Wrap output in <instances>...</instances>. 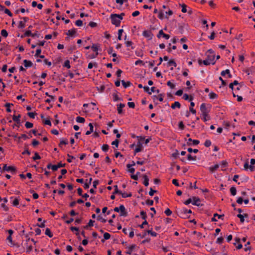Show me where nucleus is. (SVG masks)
<instances>
[{"instance_id": "obj_40", "label": "nucleus", "mask_w": 255, "mask_h": 255, "mask_svg": "<svg viewBox=\"0 0 255 255\" xmlns=\"http://www.w3.org/2000/svg\"><path fill=\"white\" fill-rule=\"evenodd\" d=\"M99 46L98 44H94L91 46V49L96 53L98 52Z\"/></svg>"}, {"instance_id": "obj_32", "label": "nucleus", "mask_w": 255, "mask_h": 255, "mask_svg": "<svg viewBox=\"0 0 255 255\" xmlns=\"http://www.w3.org/2000/svg\"><path fill=\"white\" fill-rule=\"evenodd\" d=\"M231 194L232 196H235L237 194V189L235 187L233 186L230 189Z\"/></svg>"}, {"instance_id": "obj_46", "label": "nucleus", "mask_w": 255, "mask_h": 255, "mask_svg": "<svg viewBox=\"0 0 255 255\" xmlns=\"http://www.w3.org/2000/svg\"><path fill=\"white\" fill-rule=\"evenodd\" d=\"M120 194H121L122 197L124 198L131 197L132 195L131 193L127 194L126 193H122V192L121 193H120Z\"/></svg>"}, {"instance_id": "obj_50", "label": "nucleus", "mask_w": 255, "mask_h": 255, "mask_svg": "<svg viewBox=\"0 0 255 255\" xmlns=\"http://www.w3.org/2000/svg\"><path fill=\"white\" fill-rule=\"evenodd\" d=\"M63 66L68 69H69L70 68V61L68 60H66L64 62Z\"/></svg>"}, {"instance_id": "obj_37", "label": "nucleus", "mask_w": 255, "mask_h": 255, "mask_svg": "<svg viewBox=\"0 0 255 255\" xmlns=\"http://www.w3.org/2000/svg\"><path fill=\"white\" fill-rule=\"evenodd\" d=\"M11 106H13L12 104L7 103L5 104L4 106L6 108V112L8 113L11 112V110L10 107Z\"/></svg>"}, {"instance_id": "obj_54", "label": "nucleus", "mask_w": 255, "mask_h": 255, "mask_svg": "<svg viewBox=\"0 0 255 255\" xmlns=\"http://www.w3.org/2000/svg\"><path fill=\"white\" fill-rule=\"evenodd\" d=\"M227 165H228L227 162L226 161H224V160L222 161L220 164V165L222 168L226 167Z\"/></svg>"}, {"instance_id": "obj_21", "label": "nucleus", "mask_w": 255, "mask_h": 255, "mask_svg": "<svg viewBox=\"0 0 255 255\" xmlns=\"http://www.w3.org/2000/svg\"><path fill=\"white\" fill-rule=\"evenodd\" d=\"M121 82L123 86L125 88H127L131 85V83L129 81L125 82L124 80H122Z\"/></svg>"}, {"instance_id": "obj_57", "label": "nucleus", "mask_w": 255, "mask_h": 255, "mask_svg": "<svg viewBox=\"0 0 255 255\" xmlns=\"http://www.w3.org/2000/svg\"><path fill=\"white\" fill-rule=\"evenodd\" d=\"M105 89V86L104 85H101L100 87H97L98 90L101 93L103 92L104 91Z\"/></svg>"}, {"instance_id": "obj_52", "label": "nucleus", "mask_w": 255, "mask_h": 255, "mask_svg": "<svg viewBox=\"0 0 255 255\" xmlns=\"http://www.w3.org/2000/svg\"><path fill=\"white\" fill-rule=\"evenodd\" d=\"M125 44L127 47H131V49H134V47L132 46V42L131 41H126Z\"/></svg>"}, {"instance_id": "obj_6", "label": "nucleus", "mask_w": 255, "mask_h": 255, "mask_svg": "<svg viewBox=\"0 0 255 255\" xmlns=\"http://www.w3.org/2000/svg\"><path fill=\"white\" fill-rule=\"evenodd\" d=\"M22 19L23 20L20 21L19 22V24H18V26L19 28H23L24 27H25V22H27L29 20V18L27 17H23L22 18Z\"/></svg>"}, {"instance_id": "obj_63", "label": "nucleus", "mask_w": 255, "mask_h": 255, "mask_svg": "<svg viewBox=\"0 0 255 255\" xmlns=\"http://www.w3.org/2000/svg\"><path fill=\"white\" fill-rule=\"evenodd\" d=\"M97 220H99V221H101L103 223H106V220L104 219L101 215H99L97 217Z\"/></svg>"}, {"instance_id": "obj_25", "label": "nucleus", "mask_w": 255, "mask_h": 255, "mask_svg": "<svg viewBox=\"0 0 255 255\" xmlns=\"http://www.w3.org/2000/svg\"><path fill=\"white\" fill-rule=\"evenodd\" d=\"M219 167V165L218 164H215L213 166L210 167L209 168V169L210 172H214L215 171H216L218 168Z\"/></svg>"}, {"instance_id": "obj_19", "label": "nucleus", "mask_w": 255, "mask_h": 255, "mask_svg": "<svg viewBox=\"0 0 255 255\" xmlns=\"http://www.w3.org/2000/svg\"><path fill=\"white\" fill-rule=\"evenodd\" d=\"M195 106V104L193 102H190V107L189 108L190 112H191L193 114H195L196 113V111L195 110L193 109V107Z\"/></svg>"}, {"instance_id": "obj_13", "label": "nucleus", "mask_w": 255, "mask_h": 255, "mask_svg": "<svg viewBox=\"0 0 255 255\" xmlns=\"http://www.w3.org/2000/svg\"><path fill=\"white\" fill-rule=\"evenodd\" d=\"M76 32V29L75 28H73V29H70L67 32H66V35H67L68 36H74V35L75 34Z\"/></svg>"}, {"instance_id": "obj_1", "label": "nucleus", "mask_w": 255, "mask_h": 255, "mask_svg": "<svg viewBox=\"0 0 255 255\" xmlns=\"http://www.w3.org/2000/svg\"><path fill=\"white\" fill-rule=\"evenodd\" d=\"M207 58L206 59L203 61V63L205 65H209L210 64H214L215 63V54L207 55Z\"/></svg>"}, {"instance_id": "obj_56", "label": "nucleus", "mask_w": 255, "mask_h": 255, "mask_svg": "<svg viewBox=\"0 0 255 255\" xmlns=\"http://www.w3.org/2000/svg\"><path fill=\"white\" fill-rule=\"evenodd\" d=\"M211 145V141L210 140L207 139L204 142V145L206 147H209Z\"/></svg>"}, {"instance_id": "obj_15", "label": "nucleus", "mask_w": 255, "mask_h": 255, "mask_svg": "<svg viewBox=\"0 0 255 255\" xmlns=\"http://www.w3.org/2000/svg\"><path fill=\"white\" fill-rule=\"evenodd\" d=\"M244 168L245 170H247L248 169H250L251 171L254 170V166L252 165H249L248 162H246L244 164Z\"/></svg>"}, {"instance_id": "obj_9", "label": "nucleus", "mask_w": 255, "mask_h": 255, "mask_svg": "<svg viewBox=\"0 0 255 255\" xmlns=\"http://www.w3.org/2000/svg\"><path fill=\"white\" fill-rule=\"evenodd\" d=\"M142 35L144 37L148 38L149 39H151L152 38V36H153V34L150 31L145 30V31H143Z\"/></svg>"}, {"instance_id": "obj_64", "label": "nucleus", "mask_w": 255, "mask_h": 255, "mask_svg": "<svg viewBox=\"0 0 255 255\" xmlns=\"http://www.w3.org/2000/svg\"><path fill=\"white\" fill-rule=\"evenodd\" d=\"M164 212L165 214L168 216H170L172 214V211L169 208L166 209Z\"/></svg>"}, {"instance_id": "obj_42", "label": "nucleus", "mask_w": 255, "mask_h": 255, "mask_svg": "<svg viewBox=\"0 0 255 255\" xmlns=\"http://www.w3.org/2000/svg\"><path fill=\"white\" fill-rule=\"evenodd\" d=\"M187 159L189 161L193 160L195 161L196 160V156H192L191 154H189L187 155Z\"/></svg>"}, {"instance_id": "obj_33", "label": "nucleus", "mask_w": 255, "mask_h": 255, "mask_svg": "<svg viewBox=\"0 0 255 255\" xmlns=\"http://www.w3.org/2000/svg\"><path fill=\"white\" fill-rule=\"evenodd\" d=\"M167 66H173L174 67H176V66H177V64L176 63V62L173 60H170L168 63H167Z\"/></svg>"}, {"instance_id": "obj_62", "label": "nucleus", "mask_w": 255, "mask_h": 255, "mask_svg": "<svg viewBox=\"0 0 255 255\" xmlns=\"http://www.w3.org/2000/svg\"><path fill=\"white\" fill-rule=\"evenodd\" d=\"M75 24L77 26H81L83 24V21L81 20H77L75 22Z\"/></svg>"}, {"instance_id": "obj_12", "label": "nucleus", "mask_w": 255, "mask_h": 255, "mask_svg": "<svg viewBox=\"0 0 255 255\" xmlns=\"http://www.w3.org/2000/svg\"><path fill=\"white\" fill-rule=\"evenodd\" d=\"M117 110L119 114H122L123 113L122 109L125 107V105L124 104H120L117 105Z\"/></svg>"}, {"instance_id": "obj_47", "label": "nucleus", "mask_w": 255, "mask_h": 255, "mask_svg": "<svg viewBox=\"0 0 255 255\" xmlns=\"http://www.w3.org/2000/svg\"><path fill=\"white\" fill-rule=\"evenodd\" d=\"M25 126L27 128H30L33 127V125L31 123L27 122L25 124Z\"/></svg>"}, {"instance_id": "obj_49", "label": "nucleus", "mask_w": 255, "mask_h": 255, "mask_svg": "<svg viewBox=\"0 0 255 255\" xmlns=\"http://www.w3.org/2000/svg\"><path fill=\"white\" fill-rule=\"evenodd\" d=\"M109 145L108 144H103L102 147V149L104 152H107L109 149Z\"/></svg>"}, {"instance_id": "obj_18", "label": "nucleus", "mask_w": 255, "mask_h": 255, "mask_svg": "<svg viewBox=\"0 0 255 255\" xmlns=\"http://www.w3.org/2000/svg\"><path fill=\"white\" fill-rule=\"evenodd\" d=\"M20 118V115H18L17 116L14 115L12 117V120L14 122L16 123L17 124H20V121L19 119Z\"/></svg>"}, {"instance_id": "obj_55", "label": "nucleus", "mask_w": 255, "mask_h": 255, "mask_svg": "<svg viewBox=\"0 0 255 255\" xmlns=\"http://www.w3.org/2000/svg\"><path fill=\"white\" fill-rule=\"evenodd\" d=\"M33 159L34 160H36L37 159H39L41 158L40 156H39V155L38 154V153L37 152H35L34 153V156L33 157Z\"/></svg>"}, {"instance_id": "obj_24", "label": "nucleus", "mask_w": 255, "mask_h": 255, "mask_svg": "<svg viewBox=\"0 0 255 255\" xmlns=\"http://www.w3.org/2000/svg\"><path fill=\"white\" fill-rule=\"evenodd\" d=\"M181 107V105L179 102H175L173 104H172L171 107L172 109H174L176 108H180Z\"/></svg>"}, {"instance_id": "obj_60", "label": "nucleus", "mask_w": 255, "mask_h": 255, "mask_svg": "<svg viewBox=\"0 0 255 255\" xmlns=\"http://www.w3.org/2000/svg\"><path fill=\"white\" fill-rule=\"evenodd\" d=\"M172 156L175 158H179V153L178 150H176L172 154Z\"/></svg>"}, {"instance_id": "obj_23", "label": "nucleus", "mask_w": 255, "mask_h": 255, "mask_svg": "<svg viewBox=\"0 0 255 255\" xmlns=\"http://www.w3.org/2000/svg\"><path fill=\"white\" fill-rule=\"evenodd\" d=\"M183 98L185 100H189L190 102L192 101L193 100V99H194L193 96H190L189 97V95L187 94H184L183 95Z\"/></svg>"}, {"instance_id": "obj_53", "label": "nucleus", "mask_w": 255, "mask_h": 255, "mask_svg": "<svg viewBox=\"0 0 255 255\" xmlns=\"http://www.w3.org/2000/svg\"><path fill=\"white\" fill-rule=\"evenodd\" d=\"M245 73H247L248 75H249L250 74H252L254 72V71H253V69H252V68H249V69H246L245 71Z\"/></svg>"}, {"instance_id": "obj_17", "label": "nucleus", "mask_w": 255, "mask_h": 255, "mask_svg": "<svg viewBox=\"0 0 255 255\" xmlns=\"http://www.w3.org/2000/svg\"><path fill=\"white\" fill-rule=\"evenodd\" d=\"M23 64H24V66L26 68L30 67L33 65L32 63L30 61H29V60H27L26 59L23 60Z\"/></svg>"}, {"instance_id": "obj_27", "label": "nucleus", "mask_w": 255, "mask_h": 255, "mask_svg": "<svg viewBox=\"0 0 255 255\" xmlns=\"http://www.w3.org/2000/svg\"><path fill=\"white\" fill-rule=\"evenodd\" d=\"M31 35H32V33H31V31L27 30L25 32V33L23 34H22L20 36V37L23 38L26 36H30Z\"/></svg>"}, {"instance_id": "obj_2", "label": "nucleus", "mask_w": 255, "mask_h": 255, "mask_svg": "<svg viewBox=\"0 0 255 255\" xmlns=\"http://www.w3.org/2000/svg\"><path fill=\"white\" fill-rule=\"evenodd\" d=\"M118 14H112L111 15V22L113 24L118 27L120 25L121 20L118 18Z\"/></svg>"}, {"instance_id": "obj_11", "label": "nucleus", "mask_w": 255, "mask_h": 255, "mask_svg": "<svg viewBox=\"0 0 255 255\" xmlns=\"http://www.w3.org/2000/svg\"><path fill=\"white\" fill-rule=\"evenodd\" d=\"M142 149L143 146L142 143L140 141H138L137 144V147L134 150V154L141 151L142 150Z\"/></svg>"}, {"instance_id": "obj_34", "label": "nucleus", "mask_w": 255, "mask_h": 255, "mask_svg": "<svg viewBox=\"0 0 255 255\" xmlns=\"http://www.w3.org/2000/svg\"><path fill=\"white\" fill-rule=\"evenodd\" d=\"M209 98L211 99H215L218 97L217 94L214 92H211L209 94Z\"/></svg>"}, {"instance_id": "obj_39", "label": "nucleus", "mask_w": 255, "mask_h": 255, "mask_svg": "<svg viewBox=\"0 0 255 255\" xmlns=\"http://www.w3.org/2000/svg\"><path fill=\"white\" fill-rule=\"evenodd\" d=\"M140 214L141 216V218L144 220H146V219L147 218V215H146V212L142 210V211H140Z\"/></svg>"}, {"instance_id": "obj_38", "label": "nucleus", "mask_w": 255, "mask_h": 255, "mask_svg": "<svg viewBox=\"0 0 255 255\" xmlns=\"http://www.w3.org/2000/svg\"><path fill=\"white\" fill-rule=\"evenodd\" d=\"M85 119L83 117H77L76 119V121L79 123H83L85 122Z\"/></svg>"}, {"instance_id": "obj_26", "label": "nucleus", "mask_w": 255, "mask_h": 255, "mask_svg": "<svg viewBox=\"0 0 255 255\" xmlns=\"http://www.w3.org/2000/svg\"><path fill=\"white\" fill-rule=\"evenodd\" d=\"M68 140L66 139L61 138L60 143L59 144V147H61L62 145H63V144L66 145L68 144Z\"/></svg>"}, {"instance_id": "obj_5", "label": "nucleus", "mask_w": 255, "mask_h": 255, "mask_svg": "<svg viewBox=\"0 0 255 255\" xmlns=\"http://www.w3.org/2000/svg\"><path fill=\"white\" fill-rule=\"evenodd\" d=\"M192 211L191 210H188L185 208L181 209L180 212V216L182 218H186L187 217V214H191Z\"/></svg>"}, {"instance_id": "obj_14", "label": "nucleus", "mask_w": 255, "mask_h": 255, "mask_svg": "<svg viewBox=\"0 0 255 255\" xmlns=\"http://www.w3.org/2000/svg\"><path fill=\"white\" fill-rule=\"evenodd\" d=\"M143 179L144 180L143 182V184L145 186H147L149 184V179L148 176L146 174H144L142 175Z\"/></svg>"}, {"instance_id": "obj_58", "label": "nucleus", "mask_w": 255, "mask_h": 255, "mask_svg": "<svg viewBox=\"0 0 255 255\" xmlns=\"http://www.w3.org/2000/svg\"><path fill=\"white\" fill-rule=\"evenodd\" d=\"M187 151H188L189 152H190V153H191V152H193L194 153H197V152H198V151H199V150H198V149H192V148H188L187 149Z\"/></svg>"}, {"instance_id": "obj_44", "label": "nucleus", "mask_w": 255, "mask_h": 255, "mask_svg": "<svg viewBox=\"0 0 255 255\" xmlns=\"http://www.w3.org/2000/svg\"><path fill=\"white\" fill-rule=\"evenodd\" d=\"M124 30L123 29H120L118 31V39L119 40H122V33L123 32Z\"/></svg>"}, {"instance_id": "obj_7", "label": "nucleus", "mask_w": 255, "mask_h": 255, "mask_svg": "<svg viewBox=\"0 0 255 255\" xmlns=\"http://www.w3.org/2000/svg\"><path fill=\"white\" fill-rule=\"evenodd\" d=\"M161 36L164 38L166 39H168L170 38V35L167 34H165L163 32V30L161 29L159 30L158 34L157 35V37L158 38H160Z\"/></svg>"}, {"instance_id": "obj_31", "label": "nucleus", "mask_w": 255, "mask_h": 255, "mask_svg": "<svg viewBox=\"0 0 255 255\" xmlns=\"http://www.w3.org/2000/svg\"><path fill=\"white\" fill-rule=\"evenodd\" d=\"M47 168L48 169H51L53 171L57 170L56 165H52L51 163H49L47 165Z\"/></svg>"}, {"instance_id": "obj_43", "label": "nucleus", "mask_w": 255, "mask_h": 255, "mask_svg": "<svg viewBox=\"0 0 255 255\" xmlns=\"http://www.w3.org/2000/svg\"><path fill=\"white\" fill-rule=\"evenodd\" d=\"M151 235L153 237H156L157 234L154 232H152L151 230H148L146 231V233Z\"/></svg>"}, {"instance_id": "obj_51", "label": "nucleus", "mask_w": 255, "mask_h": 255, "mask_svg": "<svg viewBox=\"0 0 255 255\" xmlns=\"http://www.w3.org/2000/svg\"><path fill=\"white\" fill-rule=\"evenodd\" d=\"M114 188H115V191L114 192H113V194H120L121 193V191H120L119 189H118V186L117 185H115L114 186Z\"/></svg>"}, {"instance_id": "obj_30", "label": "nucleus", "mask_w": 255, "mask_h": 255, "mask_svg": "<svg viewBox=\"0 0 255 255\" xmlns=\"http://www.w3.org/2000/svg\"><path fill=\"white\" fill-rule=\"evenodd\" d=\"M45 234L48 236L49 238H52L53 237V234L51 233L50 230L49 228L46 229Z\"/></svg>"}, {"instance_id": "obj_35", "label": "nucleus", "mask_w": 255, "mask_h": 255, "mask_svg": "<svg viewBox=\"0 0 255 255\" xmlns=\"http://www.w3.org/2000/svg\"><path fill=\"white\" fill-rule=\"evenodd\" d=\"M19 199L18 198H15L13 201L12 204L13 206L17 207L19 205Z\"/></svg>"}, {"instance_id": "obj_8", "label": "nucleus", "mask_w": 255, "mask_h": 255, "mask_svg": "<svg viewBox=\"0 0 255 255\" xmlns=\"http://www.w3.org/2000/svg\"><path fill=\"white\" fill-rule=\"evenodd\" d=\"M192 204L193 205H195L197 206H200L202 205L200 204V200L198 197H193L192 198Z\"/></svg>"}, {"instance_id": "obj_22", "label": "nucleus", "mask_w": 255, "mask_h": 255, "mask_svg": "<svg viewBox=\"0 0 255 255\" xmlns=\"http://www.w3.org/2000/svg\"><path fill=\"white\" fill-rule=\"evenodd\" d=\"M136 247V245L134 244L132 245L130 247H128V250L127 252V254L128 255H131L132 251Z\"/></svg>"}, {"instance_id": "obj_59", "label": "nucleus", "mask_w": 255, "mask_h": 255, "mask_svg": "<svg viewBox=\"0 0 255 255\" xmlns=\"http://www.w3.org/2000/svg\"><path fill=\"white\" fill-rule=\"evenodd\" d=\"M167 85L170 87L171 89H174L175 87V84L172 83L170 81H168L167 83Z\"/></svg>"}, {"instance_id": "obj_41", "label": "nucleus", "mask_w": 255, "mask_h": 255, "mask_svg": "<svg viewBox=\"0 0 255 255\" xmlns=\"http://www.w3.org/2000/svg\"><path fill=\"white\" fill-rule=\"evenodd\" d=\"M180 5L182 7L181 11L183 13H185L187 11V10L186 9L187 5L185 4H180Z\"/></svg>"}, {"instance_id": "obj_29", "label": "nucleus", "mask_w": 255, "mask_h": 255, "mask_svg": "<svg viewBox=\"0 0 255 255\" xmlns=\"http://www.w3.org/2000/svg\"><path fill=\"white\" fill-rule=\"evenodd\" d=\"M111 237V235L110 234H109L108 233H105L104 234V239H102V242H105V240H108Z\"/></svg>"}, {"instance_id": "obj_16", "label": "nucleus", "mask_w": 255, "mask_h": 255, "mask_svg": "<svg viewBox=\"0 0 255 255\" xmlns=\"http://www.w3.org/2000/svg\"><path fill=\"white\" fill-rule=\"evenodd\" d=\"M216 217H218V219H221L222 220H223L224 215H221L218 214L217 213L214 214V217L212 218V221H213V222L217 221V220L216 219Z\"/></svg>"}, {"instance_id": "obj_45", "label": "nucleus", "mask_w": 255, "mask_h": 255, "mask_svg": "<svg viewBox=\"0 0 255 255\" xmlns=\"http://www.w3.org/2000/svg\"><path fill=\"white\" fill-rule=\"evenodd\" d=\"M143 89H144V91L145 92H146L149 95L151 94V92H150V89H149V88L148 86H144Z\"/></svg>"}, {"instance_id": "obj_36", "label": "nucleus", "mask_w": 255, "mask_h": 255, "mask_svg": "<svg viewBox=\"0 0 255 255\" xmlns=\"http://www.w3.org/2000/svg\"><path fill=\"white\" fill-rule=\"evenodd\" d=\"M113 100L115 102H117L118 101H120V100H122V99L120 98L118 95L116 93H114L113 94Z\"/></svg>"}, {"instance_id": "obj_61", "label": "nucleus", "mask_w": 255, "mask_h": 255, "mask_svg": "<svg viewBox=\"0 0 255 255\" xmlns=\"http://www.w3.org/2000/svg\"><path fill=\"white\" fill-rule=\"evenodd\" d=\"M230 70L226 69V70L222 71L221 73V75L222 76H225L226 74H229Z\"/></svg>"}, {"instance_id": "obj_4", "label": "nucleus", "mask_w": 255, "mask_h": 255, "mask_svg": "<svg viewBox=\"0 0 255 255\" xmlns=\"http://www.w3.org/2000/svg\"><path fill=\"white\" fill-rule=\"evenodd\" d=\"M200 109L203 116L208 115L209 111L208 110L205 103H202L200 105Z\"/></svg>"}, {"instance_id": "obj_28", "label": "nucleus", "mask_w": 255, "mask_h": 255, "mask_svg": "<svg viewBox=\"0 0 255 255\" xmlns=\"http://www.w3.org/2000/svg\"><path fill=\"white\" fill-rule=\"evenodd\" d=\"M92 181V178H90L88 181V182H86L84 185V188L86 189H88L90 187V185L91 184V182Z\"/></svg>"}, {"instance_id": "obj_3", "label": "nucleus", "mask_w": 255, "mask_h": 255, "mask_svg": "<svg viewBox=\"0 0 255 255\" xmlns=\"http://www.w3.org/2000/svg\"><path fill=\"white\" fill-rule=\"evenodd\" d=\"M2 171H5L7 172H10L12 173H14L16 169L14 167L11 166H7L6 164H3L2 168Z\"/></svg>"}, {"instance_id": "obj_48", "label": "nucleus", "mask_w": 255, "mask_h": 255, "mask_svg": "<svg viewBox=\"0 0 255 255\" xmlns=\"http://www.w3.org/2000/svg\"><path fill=\"white\" fill-rule=\"evenodd\" d=\"M1 35L4 37H6L7 36H8V32H7V31L5 29H2L1 31Z\"/></svg>"}, {"instance_id": "obj_10", "label": "nucleus", "mask_w": 255, "mask_h": 255, "mask_svg": "<svg viewBox=\"0 0 255 255\" xmlns=\"http://www.w3.org/2000/svg\"><path fill=\"white\" fill-rule=\"evenodd\" d=\"M119 210L121 211V215L126 217L127 216V212L126 211V209L123 205H121L119 207Z\"/></svg>"}, {"instance_id": "obj_20", "label": "nucleus", "mask_w": 255, "mask_h": 255, "mask_svg": "<svg viewBox=\"0 0 255 255\" xmlns=\"http://www.w3.org/2000/svg\"><path fill=\"white\" fill-rule=\"evenodd\" d=\"M248 216V215L247 214H245L244 215L239 214L237 215V217L240 219V221L241 223H244L245 221L244 217H247Z\"/></svg>"}]
</instances>
